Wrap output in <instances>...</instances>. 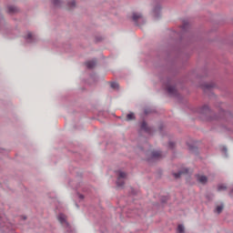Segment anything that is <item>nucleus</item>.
<instances>
[{"mask_svg":"<svg viewBox=\"0 0 233 233\" xmlns=\"http://www.w3.org/2000/svg\"><path fill=\"white\" fill-rule=\"evenodd\" d=\"M131 19L133 23L137 26H141V25H145V17H143V14L137 11L132 13Z\"/></svg>","mask_w":233,"mask_h":233,"instance_id":"1","label":"nucleus"},{"mask_svg":"<svg viewBox=\"0 0 233 233\" xmlns=\"http://www.w3.org/2000/svg\"><path fill=\"white\" fill-rule=\"evenodd\" d=\"M117 178H116V187L118 188H123V186L125 185V181H127V173L123 171H118L116 173Z\"/></svg>","mask_w":233,"mask_h":233,"instance_id":"2","label":"nucleus"},{"mask_svg":"<svg viewBox=\"0 0 233 233\" xmlns=\"http://www.w3.org/2000/svg\"><path fill=\"white\" fill-rule=\"evenodd\" d=\"M25 40L29 45H34L35 43H37L39 41V36L37 35L28 32L27 35L25 36Z\"/></svg>","mask_w":233,"mask_h":233,"instance_id":"3","label":"nucleus"},{"mask_svg":"<svg viewBox=\"0 0 233 233\" xmlns=\"http://www.w3.org/2000/svg\"><path fill=\"white\" fill-rule=\"evenodd\" d=\"M163 155H161L160 151H153L151 153V157L147 158L148 163H152V161H157V159H161Z\"/></svg>","mask_w":233,"mask_h":233,"instance_id":"4","label":"nucleus"},{"mask_svg":"<svg viewBox=\"0 0 233 233\" xmlns=\"http://www.w3.org/2000/svg\"><path fill=\"white\" fill-rule=\"evenodd\" d=\"M166 90L170 97L177 96V89L174 86L167 85Z\"/></svg>","mask_w":233,"mask_h":233,"instance_id":"5","label":"nucleus"},{"mask_svg":"<svg viewBox=\"0 0 233 233\" xmlns=\"http://www.w3.org/2000/svg\"><path fill=\"white\" fill-rule=\"evenodd\" d=\"M6 30H8V25L5 21V17H3V15L0 14V32H3V34H5Z\"/></svg>","mask_w":233,"mask_h":233,"instance_id":"6","label":"nucleus"},{"mask_svg":"<svg viewBox=\"0 0 233 233\" xmlns=\"http://www.w3.org/2000/svg\"><path fill=\"white\" fill-rule=\"evenodd\" d=\"M153 17H155V19L161 17V5H157L153 7Z\"/></svg>","mask_w":233,"mask_h":233,"instance_id":"7","label":"nucleus"},{"mask_svg":"<svg viewBox=\"0 0 233 233\" xmlns=\"http://www.w3.org/2000/svg\"><path fill=\"white\" fill-rule=\"evenodd\" d=\"M67 10H74L77 8V2L76 0H66Z\"/></svg>","mask_w":233,"mask_h":233,"instance_id":"8","label":"nucleus"},{"mask_svg":"<svg viewBox=\"0 0 233 233\" xmlns=\"http://www.w3.org/2000/svg\"><path fill=\"white\" fill-rule=\"evenodd\" d=\"M197 181L198 183H201V185H207V183L208 182V178L206 176L198 175L197 176Z\"/></svg>","mask_w":233,"mask_h":233,"instance_id":"9","label":"nucleus"},{"mask_svg":"<svg viewBox=\"0 0 233 233\" xmlns=\"http://www.w3.org/2000/svg\"><path fill=\"white\" fill-rule=\"evenodd\" d=\"M96 65H97V60H96V59L89 60V61L86 62V66L89 70H92V68H95Z\"/></svg>","mask_w":233,"mask_h":233,"instance_id":"10","label":"nucleus"},{"mask_svg":"<svg viewBox=\"0 0 233 233\" xmlns=\"http://www.w3.org/2000/svg\"><path fill=\"white\" fill-rule=\"evenodd\" d=\"M141 130H144V132H147V134H150L151 129L147 124V122L143 121L140 126Z\"/></svg>","mask_w":233,"mask_h":233,"instance_id":"11","label":"nucleus"},{"mask_svg":"<svg viewBox=\"0 0 233 233\" xmlns=\"http://www.w3.org/2000/svg\"><path fill=\"white\" fill-rule=\"evenodd\" d=\"M183 174H188V169H184V170L178 171L177 173H173V176H174L175 179H179V177H181V176H183Z\"/></svg>","mask_w":233,"mask_h":233,"instance_id":"12","label":"nucleus"},{"mask_svg":"<svg viewBox=\"0 0 233 233\" xmlns=\"http://www.w3.org/2000/svg\"><path fill=\"white\" fill-rule=\"evenodd\" d=\"M17 12H19V9H17V7H15V5H9L7 7L8 14H17Z\"/></svg>","mask_w":233,"mask_h":233,"instance_id":"13","label":"nucleus"},{"mask_svg":"<svg viewBox=\"0 0 233 233\" xmlns=\"http://www.w3.org/2000/svg\"><path fill=\"white\" fill-rule=\"evenodd\" d=\"M200 114H210V107H208V106H207V105H204L200 108Z\"/></svg>","mask_w":233,"mask_h":233,"instance_id":"14","label":"nucleus"},{"mask_svg":"<svg viewBox=\"0 0 233 233\" xmlns=\"http://www.w3.org/2000/svg\"><path fill=\"white\" fill-rule=\"evenodd\" d=\"M227 116H228V112L221 111L220 112V116H215L213 119H219V117L220 118H225V117H227Z\"/></svg>","mask_w":233,"mask_h":233,"instance_id":"15","label":"nucleus"},{"mask_svg":"<svg viewBox=\"0 0 233 233\" xmlns=\"http://www.w3.org/2000/svg\"><path fill=\"white\" fill-rule=\"evenodd\" d=\"M211 88H214V84H204L203 85L204 92H207V90H210Z\"/></svg>","mask_w":233,"mask_h":233,"instance_id":"16","label":"nucleus"},{"mask_svg":"<svg viewBox=\"0 0 233 233\" xmlns=\"http://www.w3.org/2000/svg\"><path fill=\"white\" fill-rule=\"evenodd\" d=\"M54 6H63V0H52Z\"/></svg>","mask_w":233,"mask_h":233,"instance_id":"17","label":"nucleus"},{"mask_svg":"<svg viewBox=\"0 0 233 233\" xmlns=\"http://www.w3.org/2000/svg\"><path fill=\"white\" fill-rule=\"evenodd\" d=\"M223 208H224L223 204H220L219 206H217L215 212L217 214H221V212H223Z\"/></svg>","mask_w":233,"mask_h":233,"instance_id":"18","label":"nucleus"},{"mask_svg":"<svg viewBox=\"0 0 233 233\" xmlns=\"http://www.w3.org/2000/svg\"><path fill=\"white\" fill-rule=\"evenodd\" d=\"M110 86H111V88H113L114 90H117V89L119 88V84L116 83V82H112V83L110 84Z\"/></svg>","mask_w":233,"mask_h":233,"instance_id":"19","label":"nucleus"},{"mask_svg":"<svg viewBox=\"0 0 233 233\" xmlns=\"http://www.w3.org/2000/svg\"><path fill=\"white\" fill-rule=\"evenodd\" d=\"M132 119H136L134 113H129L127 115V121H132Z\"/></svg>","mask_w":233,"mask_h":233,"instance_id":"20","label":"nucleus"},{"mask_svg":"<svg viewBox=\"0 0 233 233\" xmlns=\"http://www.w3.org/2000/svg\"><path fill=\"white\" fill-rule=\"evenodd\" d=\"M218 192H223V190H227V186L220 184L218 186Z\"/></svg>","mask_w":233,"mask_h":233,"instance_id":"21","label":"nucleus"},{"mask_svg":"<svg viewBox=\"0 0 233 233\" xmlns=\"http://www.w3.org/2000/svg\"><path fill=\"white\" fill-rule=\"evenodd\" d=\"M177 233H185V226L178 225V227H177Z\"/></svg>","mask_w":233,"mask_h":233,"instance_id":"22","label":"nucleus"},{"mask_svg":"<svg viewBox=\"0 0 233 233\" xmlns=\"http://www.w3.org/2000/svg\"><path fill=\"white\" fill-rule=\"evenodd\" d=\"M187 28H188V22L185 21L182 25V30L185 32Z\"/></svg>","mask_w":233,"mask_h":233,"instance_id":"23","label":"nucleus"},{"mask_svg":"<svg viewBox=\"0 0 233 233\" xmlns=\"http://www.w3.org/2000/svg\"><path fill=\"white\" fill-rule=\"evenodd\" d=\"M222 153L224 154V157H228V155L227 154V147H222Z\"/></svg>","mask_w":233,"mask_h":233,"instance_id":"24","label":"nucleus"},{"mask_svg":"<svg viewBox=\"0 0 233 233\" xmlns=\"http://www.w3.org/2000/svg\"><path fill=\"white\" fill-rule=\"evenodd\" d=\"M174 147H176V143H174V142H169V143H168V147H169V148L172 149V148H174Z\"/></svg>","mask_w":233,"mask_h":233,"instance_id":"25","label":"nucleus"},{"mask_svg":"<svg viewBox=\"0 0 233 233\" xmlns=\"http://www.w3.org/2000/svg\"><path fill=\"white\" fill-rule=\"evenodd\" d=\"M0 154H6V150L3 149V148H0Z\"/></svg>","mask_w":233,"mask_h":233,"instance_id":"26","label":"nucleus"},{"mask_svg":"<svg viewBox=\"0 0 233 233\" xmlns=\"http://www.w3.org/2000/svg\"><path fill=\"white\" fill-rule=\"evenodd\" d=\"M78 198H79V199H85V196H83V195H78Z\"/></svg>","mask_w":233,"mask_h":233,"instance_id":"27","label":"nucleus"},{"mask_svg":"<svg viewBox=\"0 0 233 233\" xmlns=\"http://www.w3.org/2000/svg\"><path fill=\"white\" fill-rule=\"evenodd\" d=\"M145 114H148V110L147 109L145 110Z\"/></svg>","mask_w":233,"mask_h":233,"instance_id":"28","label":"nucleus"},{"mask_svg":"<svg viewBox=\"0 0 233 233\" xmlns=\"http://www.w3.org/2000/svg\"><path fill=\"white\" fill-rule=\"evenodd\" d=\"M232 194H233V188L231 189L230 196H232Z\"/></svg>","mask_w":233,"mask_h":233,"instance_id":"29","label":"nucleus"},{"mask_svg":"<svg viewBox=\"0 0 233 233\" xmlns=\"http://www.w3.org/2000/svg\"><path fill=\"white\" fill-rule=\"evenodd\" d=\"M77 208H79V205L76 204Z\"/></svg>","mask_w":233,"mask_h":233,"instance_id":"30","label":"nucleus"}]
</instances>
